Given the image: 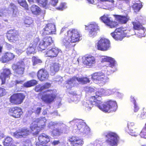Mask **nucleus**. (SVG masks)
Listing matches in <instances>:
<instances>
[{
    "instance_id": "obj_1",
    "label": "nucleus",
    "mask_w": 146,
    "mask_h": 146,
    "mask_svg": "<svg viewBox=\"0 0 146 146\" xmlns=\"http://www.w3.org/2000/svg\"><path fill=\"white\" fill-rule=\"evenodd\" d=\"M105 90L103 88L99 89L96 91L95 95L92 96L89 99L91 105L97 106L100 110L105 112H110L116 111L117 107V103L115 101L109 100L104 103L99 100L105 94Z\"/></svg>"
},
{
    "instance_id": "obj_2",
    "label": "nucleus",
    "mask_w": 146,
    "mask_h": 146,
    "mask_svg": "<svg viewBox=\"0 0 146 146\" xmlns=\"http://www.w3.org/2000/svg\"><path fill=\"white\" fill-rule=\"evenodd\" d=\"M82 35L78 29L72 28L69 29L66 32V35L62 39L63 44L66 47H71V43L78 42L80 40Z\"/></svg>"
},
{
    "instance_id": "obj_3",
    "label": "nucleus",
    "mask_w": 146,
    "mask_h": 146,
    "mask_svg": "<svg viewBox=\"0 0 146 146\" xmlns=\"http://www.w3.org/2000/svg\"><path fill=\"white\" fill-rule=\"evenodd\" d=\"M46 120L45 117H40L36 119L32 123L30 128L34 135H36L39 133L41 129L46 126Z\"/></svg>"
},
{
    "instance_id": "obj_4",
    "label": "nucleus",
    "mask_w": 146,
    "mask_h": 146,
    "mask_svg": "<svg viewBox=\"0 0 146 146\" xmlns=\"http://www.w3.org/2000/svg\"><path fill=\"white\" fill-rule=\"evenodd\" d=\"M132 29L124 30V28L120 27L117 28L113 32L111 33V36L115 40L120 41L126 36H129L133 34Z\"/></svg>"
},
{
    "instance_id": "obj_5",
    "label": "nucleus",
    "mask_w": 146,
    "mask_h": 146,
    "mask_svg": "<svg viewBox=\"0 0 146 146\" xmlns=\"http://www.w3.org/2000/svg\"><path fill=\"white\" fill-rule=\"evenodd\" d=\"M38 96L42 102L47 104H50L53 102L56 97L54 90L51 89L40 92Z\"/></svg>"
},
{
    "instance_id": "obj_6",
    "label": "nucleus",
    "mask_w": 146,
    "mask_h": 146,
    "mask_svg": "<svg viewBox=\"0 0 146 146\" xmlns=\"http://www.w3.org/2000/svg\"><path fill=\"white\" fill-rule=\"evenodd\" d=\"M96 45L98 50L103 51L108 50L111 47L110 40L104 38H101L98 40Z\"/></svg>"
},
{
    "instance_id": "obj_7",
    "label": "nucleus",
    "mask_w": 146,
    "mask_h": 146,
    "mask_svg": "<svg viewBox=\"0 0 146 146\" xmlns=\"http://www.w3.org/2000/svg\"><path fill=\"white\" fill-rule=\"evenodd\" d=\"M25 98V96L23 93H14L9 98V102L13 105H20L23 103Z\"/></svg>"
},
{
    "instance_id": "obj_8",
    "label": "nucleus",
    "mask_w": 146,
    "mask_h": 146,
    "mask_svg": "<svg viewBox=\"0 0 146 146\" xmlns=\"http://www.w3.org/2000/svg\"><path fill=\"white\" fill-rule=\"evenodd\" d=\"M107 138L106 142L111 146H117L118 143L119 137L115 133L109 132L105 135Z\"/></svg>"
},
{
    "instance_id": "obj_9",
    "label": "nucleus",
    "mask_w": 146,
    "mask_h": 146,
    "mask_svg": "<svg viewBox=\"0 0 146 146\" xmlns=\"http://www.w3.org/2000/svg\"><path fill=\"white\" fill-rule=\"evenodd\" d=\"M25 65L23 61L18 62L16 64H13L12 68L14 73L16 75L21 76L24 74Z\"/></svg>"
},
{
    "instance_id": "obj_10",
    "label": "nucleus",
    "mask_w": 146,
    "mask_h": 146,
    "mask_svg": "<svg viewBox=\"0 0 146 146\" xmlns=\"http://www.w3.org/2000/svg\"><path fill=\"white\" fill-rule=\"evenodd\" d=\"M92 79L95 82L99 84H104L107 82L108 78L105 74L101 72L94 73L92 75Z\"/></svg>"
},
{
    "instance_id": "obj_11",
    "label": "nucleus",
    "mask_w": 146,
    "mask_h": 146,
    "mask_svg": "<svg viewBox=\"0 0 146 146\" xmlns=\"http://www.w3.org/2000/svg\"><path fill=\"white\" fill-rule=\"evenodd\" d=\"M100 19L106 26L111 28H115L118 25L117 23L112 20L108 15L104 14L100 17Z\"/></svg>"
},
{
    "instance_id": "obj_12",
    "label": "nucleus",
    "mask_w": 146,
    "mask_h": 146,
    "mask_svg": "<svg viewBox=\"0 0 146 146\" xmlns=\"http://www.w3.org/2000/svg\"><path fill=\"white\" fill-rule=\"evenodd\" d=\"M54 43L52 37L49 36L44 37L40 42L38 47L41 51L45 50L48 47Z\"/></svg>"
},
{
    "instance_id": "obj_13",
    "label": "nucleus",
    "mask_w": 146,
    "mask_h": 146,
    "mask_svg": "<svg viewBox=\"0 0 146 146\" xmlns=\"http://www.w3.org/2000/svg\"><path fill=\"white\" fill-rule=\"evenodd\" d=\"M19 37V31L15 29H10L7 32V38L11 42L15 43L18 41Z\"/></svg>"
},
{
    "instance_id": "obj_14",
    "label": "nucleus",
    "mask_w": 146,
    "mask_h": 146,
    "mask_svg": "<svg viewBox=\"0 0 146 146\" xmlns=\"http://www.w3.org/2000/svg\"><path fill=\"white\" fill-rule=\"evenodd\" d=\"M23 113V110L19 107L15 106L10 108L8 109V114L14 118L21 117Z\"/></svg>"
},
{
    "instance_id": "obj_15",
    "label": "nucleus",
    "mask_w": 146,
    "mask_h": 146,
    "mask_svg": "<svg viewBox=\"0 0 146 146\" xmlns=\"http://www.w3.org/2000/svg\"><path fill=\"white\" fill-rule=\"evenodd\" d=\"M55 25L52 23H48L40 31L42 35L55 34L56 32Z\"/></svg>"
},
{
    "instance_id": "obj_16",
    "label": "nucleus",
    "mask_w": 146,
    "mask_h": 146,
    "mask_svg": "<svg viewBox=\"0 0 146 146\" xmlns=\"http://www.w3.org/2000/svg\"><path fill=\"white\" fill-rule=\"evenodd\" d=\"M68 141L70 144L73 146H82L84 143L82 139L76 136H72L69 137Z\"/></svg>"
},
{
    "instance_id": "obj_17",
    "label": "nucleus",
    "mask_w": 146,
    "mask_h": 146,
    "mask_svg": "<svg viewBox=\"0 0 146 146\" xmlns=\"http://www.w3.org/2000/svg\"><path fill=\"white\" fill-rule=\"evenodd\" d=\"M82 62L84 65L91 67L96 63V59L92 55H86L83 58Z\"/></svg>"
},
{
    "instance_id": "obj_18",
    "label": "nucleus",
    "mask_w": 146,
    "mask_h": 146,
    "mask_svg": "<svg viewBox=\"0 0 146 146\" xmlns=\"http://www.w3.org/2000/svg\"><path fill=\"white\" fill-rule=\"evenodd\" d=\"M50 137L44 133L40 134L38 137V141L36 143V145L38 144H47L50 141Z\"/></svg>"
},
{
    "instance_id": "obj_19",
    "label": "nucleus",
    "mask_w": 146,
    "mask_h": 146,
    "mask_svg": "<svg viewBox=\"0 0 146 146\" xmlns=\"http://www.w3.org/2000/svg\"><path fill=\"white\" fill-rule=\"evenodd\" d=\"M12 74L10 69L7 68L3 69V72L1 73L0 75V79L1 81V85L5 84L6 78H9Z\"/></svg>"
},
{
    "instance_id": "obj_20",
    "label": "nucleus",
    "mask_w": 146,
    "mask_h": 146,
    "mask_svg": "<svg viewBox=\"0 0 146 146\" xmlns=\"http://www.w3.org/2000/svg\"><path fill=\"white\" fill-rule=\"evenodd\" d=\"M30 131L27 128L19 129L14 133V136L17 138L25 137L29 134Z\"/></svg>"
},
{
    "instance_id": "obj_21",
    "label": "nucleus",
    "mask_w": 146,
    "mask_h": 146,
    "mask_svg": "<svg viewBox=\"0 0 146 146\" xmlns=\"http://www.w3.org/2000/svg\"><path fill=\"white\" fill-rule=\"evenodd\" d=\"M39 41L38 39L35 40L30 44L26 49V52L28 55L34 54L36 53L35 49Z\"/></svg>"
},
{
    "instance_id": "obj_22",
    "label": "nucleus",
    "mask_w": 146,
    "mask_h": 146,
    "mask_svg": "<svg viewBox=\"0 0 146 146\" xmlns=\"http://www.w3.org/2000/svg\"><path fill=\"white\" fill-rule=\"evenodd\" d=\"M61 52V51L58 48L55 47L52 48L51 49L46 51V55L47 56L50 58L56 57L58 54Z\"/></svg>"
},
{
    "instance_id": "obj_23",
    "label": "nucleus",
    "mask_w": 146,
    "mask_h": 146,
    "mask_svg": "<svg viewBox=\"0 0 146 146\" xmlns=\"http://www.w3.org/2000/svg\"><path fill=\"white\" fill-rule=\"evenodd\" d=\"M15 57V56L13 53L7 52L3 54L1 60L2 62L5 63L13 60Z\"/></svg>"
},
{
    "instance_id": "obj_24",
    "label": "nucleus",
    "mask_w": 146,
    "mask_h": 146,
    "mask_svg": "<svg viewBox=\"0 0 146 146\" xmlns=\"http://www.w3.org/2000/svg\"><path fill=\"white\" fill-rule=\"evenodd\" d=\"M38 79L41 81L46 80L48 79L49 75L47 71L43 69L40 70L37 73Z\"/></svg>"
},
{
    "instance_id": "obj_25",
    "label": "nucleus",
    "mask_w": 146,
    "mask_h": 146,
    "mask_svg": "<svg viewBox=\"0 0 146 146\" xmlns=\"http://www.w3.org/2000/svg\"><path fill=\"white\" fill-rule=\"evenodd\" d=\"M88 28L86 29H89L90 30L89 35L91 36H95L97 33V31L99 30L98 26L95 24H90L88 26H86Z\"/></svg>"
},
{
    "instance_id": "obj_26",
    "label": "nucleus",
    "mask_w": 146,
    "mask_h": 146,
    "mask_svg": "<svg viewBox=\"0 0 146 146\" xmlns=\"http://www.w3.org/2000/svg\"><path fill=\"white\" fill-rule=\"evenodd\" d=\"M116 20L122 24H125L130 20L129 17L126 15V16L117 15H114Z\"/></svg>"
},
{
    "instance_id": "obj_27",
    "label": "nucleus",
    "mask_w": 146,
    "mask_h": 146,
    "mask_svg": "<svg viewBox=\"0 0 146 146\" xmlns=\"http://www.w3.org/2000/svg\"><path fill=\"white\" fill-rule=\"evenodd\" d=\"M104 57L101 59V62L102 63L108 62L109 63V66L111 68H113L115 66L116 62L113 58L111 57L106 56H104Z\"/></svg>"
},
{
    "instance_id": "obj_28",
    "label": "nucleus",
    "mask_w": 146,
    "mask_h": 146,
    "mask_svg": "<svg viewBox=\"0 0 146 146\" xmlns=\"http://www.w3.org/2000/svg\"><path fill=\"white\" fill-rule=\"evenodd\" d=\"M51 86L50 83L46 82L43 85H39L36 86L35 88V90L36 92H41L44 90L49 88Z\"/></svg>"
},
{
    "instance_id": "obj_29",
    "label": "nucleus",
    "mask_w": 146,
    "mask_h": 146,
    "mask_svg": "<svg viewBox=\"0 0 146 146\" xmlns=\"http://www.w3.org/2000/svg\"><path fill=\"white\" fill-rule=\"evenodd\" d=\"M137 20H137L136 21L132 22L133 29L137 30H144V28L143 27L142 24L139 22V21H141L142 20L140 19H137Z\"/></svg>"
},
{
    "instance_id": "obj_30",
    "label": "nucleus",
    "mask_w": 146,
    "mask_h": 146,
    "mask_svg": "<svg viewBox=\"0 0 146 146\" xmlns=\"http://www.w3.org/2000/svg\"><path fill=\"white\" fill-rule=\"evenodd\" d=\"M128 127L132 135L136 136L137 135L136 131H135V126L133 122H129L128 123Z\"/></svg>"
},
{
    "instance_id": "obj_31",
    "label": "nucleus",
    "mask_w": 146,
    "mask_h": 146,
    "mask_svg": "<svg viewBox=\"0 0 146 146\" xmlns=\"http://www.w3.org/2000/svg\"><path fill=\"white\" fill-rule=\"evenodd\" d=\"M59 64L57 63H52L50 66V71L51 73L54 74L58 72L59 69Z\"/></svg>"
},
{
    "instance_id": "obj_32",
    "label": "nucleus",
    "mask_w": 146,
    "mask_h": 146,
    "mask_svg": "<svg viewBox=\"0 0 146 146\" xmlns=\"http://www.w3.org/2000/svg\"><path fill=\"white\" fill-rule=\"evenodd\" d=\"M76 125L79 131L83 130L85 133H86V130L88 129V130L89 131H90V128L87 126H86L83 122L80 121L78 122L76 124Z\"/></svg>"
},
{
    "instance_id": "obj_33",
    "label": "nucleus",
    "mask_w": 146,
    "mask_h": 146,
    "mask_svg": "<svg viewBox=\"0 0 146 146\" xmlns=\"http://www.w3.org/2000/svg\"><path fill=\"white\" fill-rule=\"evenodd\" d=\"M77 80L80 84H84L89 83L90 82V78L86 77H77Z\"/></svg>"
},
{
    "instance_id": "obj_34",
    "label": "nucleus",
    "mask_w": 146,
    "mask_h": 146,
    "mask_svg": "<svg viewBox=\"0 0 146 146\" xmlns=\"http://www.w3.org/2000/svg\"><path fill=\"white\" fill-rule=\"evenodd\" d=\"M30 10L34 14L38 15L41 12L40 8L37 6L33 5L30 7Z\"/></svg>"
},
{
    "instance_id": "obj_35",
    "label": "nucleus",
    "mask_w": 146,
    "mask_h": 146,
    "mask_svg": "<svg viewBox=\"0 0 146 146\" xmlns=\"http://www.w3.org/2000/svg\"><path fill=\"white\" fill-rule=\"evenodd\" d=\"M37 83V81L34 80H31L27 81L23 84L24 87L26 88L30 87L33 86Z\"/></svg>"
},
{
    "instance_id": "obj_36",
    "label": "nucleus",
    "mask_w": 146,
    "mask_h": 146,
    "mask_svg": "<svg viewBox=\"0 0 146 146\" xmlns=\"http://www.w3.org/2000/svg\"><path fill=\"white\" fill-rule=\"evenodd\" d=\"M8 9L10 12V13L13 14H16V13L17 10V7L15 4L13 3H11L9 5Z\"/></svg>"
},
{
    "instance_id": "obj_37",
    "label": "nucleus",
    "mask_w": 146,
    "mask_h": 146,
    "mask_svg": "<svg viewBox=\"0 0 146 146\" xmlns=\"http://www.w3.org/2000/svg\"><path fill=\"white\" fill-rule=\"evenodd\" d=\"M18 3L27 10H29L28 5L26 0H17Z\"/></svg>"
},
{
    "instance_id": "obj_38",
    "label": "nucleus",
    "mask_w": 146,
    "mask_h": 146,
    "mask_svg": "<svg viewBox=\"0 0 146 146\" xmlns=\"http://www.w3.org/2000/svg\"><path fill=\"white\" fill-rule=\"evenodd\" d=\"M142 7V5L141 3H135L132 6L133 10L135 12H139Z\"/></svg>"
},
{
    "instance_id": "obj_39",
    "label": "nucleus",
    "mask_w": 146,
    "mask_h": 146,
    "mask_svg": "<svg viewBox=\"0 0 146 146\" xmlns=\"http://www.w3.org/2000/svg\"><path fill=\"white\" fill-rule=\"evenodd\" d=\"M12 140V139L11 137H7L3 142V145L4 146H10L13 143Z\"/></svg>"
},
{
    "instance_id": "obj_40",
    "label": "nucleus",
    "mask_w": 146,
    "mask_h": 146,
    "mask_svg": "<svg viewBox=\"0 0 146 146\" xmlns=\"http://www.w3.org/2000/svg\"><path fill=\"white\" fill-rule=\"evenodd\" d=\"M32 61L33 66H35L38 64L42 62V61L41 60L38 59L37 57L35 56H33L32 57Z\"/></svg>"
},
{
    "instance_id": "obj_41",
    "label": "nucleus",
    "mask_w": 146,
    "mask_h": 146,
    "mask_svg": "<svg viewBox=\"0 0 146 146\" xmlns=\"http://www.w3.org/2000/svg\"><path fill=\"white\" fill-rule=\"evenodd\" d=\"M131 101L133 102V104L134 105V112H137L139 109V108L138 106L137 105V104L136 103V102L135 100V99L134 97L131 96Z\"/></svg>"
},
{
    "instance_id": "obj_42",
    "label": "nucleus",
    "mask_w": 146,
    "mask_h": 146,
    "mask_svg": "<svg viewBox=\"0 0 146 146\" xmlns=\"http://www.w3.org/2000/svg\"><path fill=\"white\" fill-rule=\"evenodd\" d=\"M36 1L43 7H46L48 5L47 0H36Z\"/></svg>"
},
{
    "instance_id": "obj_43",
    "label": "nucleus",
    "mask_w": 146,
    "mask_h": 146,
    "mask_svg": "<svg viewBox=\"0 0 146 146\" xmlns=\"http://www.w3.org/2000/svg\"><path fill=\"white\" fill-rule=\"evenodd\" d=\"M24 23L26 25H29L33 23L32 19L30 17L26 18L24 20Z\"/></svg>"
},
{
    "instance_id": "obj_44",
    "label": "nucleus",
    "mask_w": 146,
    "mask_h": 146,
    "mask_svg": "<svg viewBox=\"0 0 146 146\" xmlns=\"http://www.w3.org/2000/svg\"><path fill=\"white\" fill-rule=\"evenodd\" d=\"M62 133L60 130L58 129H56L53 130L52 133L54 136L59 135Z\"/></svg>"
},
{
    "instance_id": "obj_45",
    "label": "nucleus",
    "mask_w": 146,
    "mask_h": 146,
    "mask_svg": "<svg viewBox=\"0 0 146 146\" xmlns=\"http://www.w3.org/2000/svg\"><path fill=\"white\" fill-rule=\"evenodd\" d=\"M76 80H77V77L76 76H74L68 80L67 81V83L68 84H71L73 83Z\"/></svg>"
},
{
    "instance_id": "obj_46",
    "label": "nucleus",
    "mask_w": 146,
    "mask_h": 146,
    "mask_svg": "<svg viewBox=\"0 0 146 146\" xmlns=\"http://www.w3.org/2000/svg\"><path fill=\"white\" fill-rule=\"evenodd\" d=\"M42 108L40 107H38L37 108L33 111V112L37 115H39L41 112Z\"/></svg>"
},
{
    "instance_id": "obj_47",
    "label": "nucleus",
    "mask_w": 146,
    "mask_h": 146,
    "mask_svg": "<svg viewBox=\"0 0 146 146\" xmlns=\"http://www.w3.org/2000/svg\"><path fill=\"white\" fill-rule=\"evenodd\" d=\"M141 136L143 137H145L146 136V123L145 127L143 128L140 133Z\"/></svg>"
},
{
    "instance_id": "obj_48",
    "label": "nucleus",
    "mask_w": 146,
    "mask_h": 146,
    "mask_svg": "<svg viewBox=\"0 0 146 146\" xmlns=\"http://www.w3.org/2000/svg\"><path fill=\"white\" fill-rule=\"evenodd\" d=\"M6 94V90L3 88L0 87V97L4 96Z\"/></svg>"
},
{
    "instance_id": "obj_49",
    "label": "nucleus",
    "mask_w": 146,
    "mask_h": 146,
    "mask_svg": "<svg viewBox=\"0 0 146 146\" xmlns=\"http://www.w3.org/2000/svg\"><path fill=\"white\" fill-rule=\"evenodd\" d=\"M64 3H60V5L58 7L56 8V9L59 11H62L64 9Z\"/></svg>"
},
{
    "instance_id": "obj_50",
    "label": "nucleus",
    "mask_w": 146,
    "mask_h": 146,
    "mask_svg": "<svg viewBox=\"0 0 146 146\" xmlns=\"http://www.w3.org/2000/svg\"><path fill=\"white\" fill-rule=\"evenodd\" d=\"M94 142L96 146H101L102 144V141L99 140H96Z\"/></svg>"
},
{
    "instance_id": "obj_51",
    "label": "nucleus",
    "mask_w": 146,
    "mask_h": 146,
    "mask_svg": "<svg viewBox=\"0 0 146 146\" xmlns=\"http://www.w3.org/2000/svg\"><path fill=\"white\" fill-rule=\"evenodd\" d=\"M51 4L53 6H55L58 3V0H50Z\"/></svg>"
},
{
    "instance_id": "obj_52",
    "label": "nucleus",
    "mask_w": 146,
    "mask_h": 146,
    "mask_svg": "<svg viewBox=\"0 0 146 146\" xmlns=\"http://www.w3.org/2000/svg\"><path fill=\"white\" fill-rule=\"evenodd\" d=\"M136 35L138 37L140 38L144 36V32H141L140 31H139Z\"/></svg>"
},
{
    "instance_id": "obj_53",
    "label": "nucleus",
    "mask_w": 146,
    "mask_h": 146,
    "mask_svg": "<svg viewBox=\"0 0 146 146\" xmlns=\"http://www.w3.org/2000/svg\"><path fill=\"white\" fill-rule=\"evenodd\" d=\"M23 81L22 80H16L15 81V85H17L18 84H23Z\"/></svg>"
},
{
    "instance_id": "obj_54",
    "label": "nucleus",
    "mask_w": 146,
    "mask_h": 146,
    "mask_svg": "<svg viewBox=\"0 0 146 146\" xmlns=\"http://www.w3.org/2000/svg\"><path fill=\"white\" fill-rule=\"evenodd\" d=\"M146 117V112H143L140 115V117L142 119H144Z\"/></svg>"
},
{
    "instance_id": "obj_55",
    "label": "nucleus",
    "mask_w": 146,
    "mask_h": 146,
    "mask_svg": "<svg viewBox=\"0 0 146 146\" xmlns=\"http://www.w3.org/2000/svg\"><path fill=\"white\" fill-rule=\"evenodd\" d=\"M60 143L59 141H54L52 143V144L54 145H56Z\"/></svg>"
},
{
    "instance_id": "obj_56",
    "label": "nucleus",
    "mask_w": 146,
    "mask_h": 146,
    "mask_svg": "<svg viewBox=\"0 0 146 146\" xmlns=\"http://www.w3.org/2000/svg\"><path fill=\"white\" fill-rule=\"evenodd\" d=\"M102 2L108 1L111 2L112 3H113L114 1L113 0H100Z\"/></svg>"
},
{
    "instance_id": "obj_57",
    "label": "nucleus",
    "mask_w": 146,
    "mask_h": 146,
    "mask_svg": "<svg viewBox=\"0 0 146 146\" xmlns=\"http://www.w3.org/2000/svg\"><path fill=\"white\" fill-rule=\"evenodd\" d=\"M36 146H50V145H47V144H38L36 145Z\"/></svg>"
},
{
    "instance_id": "obj_58",
    "label": "nucleus",
    "mask_w": 146,
    "mask_h": 146,
    "mask_svg": "<svg viewBox=\"0 0 146 146\" xmlns=\"http://www.w3.org/2000/svg\"><path fill=\"white\" fill-rule=\"evenodd\" d=\"M3 14L2 10L0 8V17H1Z\"/></svg>"
},
{
    "instance_id": "obj_59",
    "label": "nucleus",
    "mask_w": 146,
    "mask_h": 146,
    "mask_svg": "<svg viewBox=\"0 0 146 146\" xmlns=\"http://www.w3.org/2000/svg\"><path fill=\"white\" fill-rule=\"evenodd\" d=\"M42 114L43 115H46L47 114V111L46 110H44L42 112Z\"/></svg>"
},
{
    "instance_id": "obj_60",
    "label": "nucleus",
    "mask_w": 146,
    "mask_h": 146,
    "mask_svg": "<svg viewBox=\"0 0 146 146\" xmlns=\"http://www.w3.org/2000/svg\"><path fill=\"white\" fill-rule=\"evenodd\" d=\"M65 31V28H63L60 31V33L62 34L64 33V31Z\"/></svg>"
},
{
    "instance_id": "obj_61",
    "label": "nucleus",
    "mask_w": 146,
    "mask_h": 146,
    "mask_svg": "<svg viewBox=\"0 0 146 146\" xmlns=\"http://www.w3.org/2000/svg\"><path fill=\"white\" fill-rule=\"evenodd\" d=\"M86 107L87 108L88 110H90L91 109V107L90 106H87L86 105Z\"/></svg>"
},
{
    "instance_id": "obj_62",
    "label": "nucleus",
    "mask_w": 146,
    "mask_h": 146,
    "mask_svg": "<svg viewBox=\"0 0 146 146\" xmlns=\"http://www.w3.org/2000/svg\"><path fill=\"white\" fill-rule=\"evenodd\" d=\"M89 3H92L94 2V0H87Z\"/></svg>"
},
{
    "instance_id": "obj_63",
    "label": "nucleus",
    "mask_w": 146,
    "mask_h": 146,
    "mask_svg": "<svg viewBox=\"0 0 146 146\" xmlns=\"http://www.w3.org/2000/svg\"><path fill=\"white\" fill-rule=\"evenodd\" d=\"M90 146H96L94 144V142L92 143H91L90 145Z\"/></svg>"
},
{
    "instance_id": "obj_64",
    "label": "nucleus",
    "mask_w": 146,
    "mask_h": 146,
    "mask_svg": "<svg viewBox=\"0 0 146 146\" xmlns=\"http://www.w3.org/2000/svg\"><path fill=\"white\" fill-rule=\"evenodd\" d=\"M0 133V139L3 138V136Z\"/></svg>"
}]
</instances>
